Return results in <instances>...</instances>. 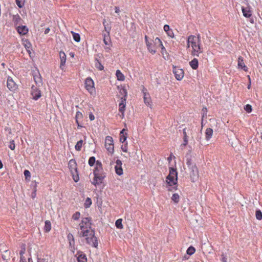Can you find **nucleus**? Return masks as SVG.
<instances>
[{
    "label": "nucleus",
    "instance_id": "43",
    "mask_svg": "<svg viewBox=\"0 0 262 262\" xmlns=\"http://www.w3.org/2000/svg\"><path fill=\"white\" fill-rule=\"evenodd\" d=\"M9 148L11 150H14V149L15 148V143H14V140H12L10 141Z\"/></svg>",
    "mask_w": 262,
    "mask_h": 262
},
{
    "label": "nucleus",
    "instance_id": "17",
    "mask_svg": "<svg viewBox=\"0 0 262 262\" xmlns=\"http://www.w3.org/2000/svg\"><path fill=\"white\" fill-rule=\"evenodd\" d=\"M103 171L102 168V165L101 162L97 161L96 163V166L94 170V175L96 173H99L101 171Z\"/></svg>",
    "mask_w": 262,
    "mask_h": 262
},
{
    "label": "nucleus",
    "instance_id": "6",
    "mask_svg": "<svg viewBox=\"0 0 262 262\" xmlns=\"http://www.w3.org/2000/svg\"><path fill=\"white\" fill-rule=\"evenodd\" d=\"M121 93L123 95V97L121 98V102L119 104V110L123 114L125 111V107L126 106V101L127 96V91L125 89H122L121 91Z\"/></svg>",
    "mask_w": 262,
    "mask_h": 262
},
{
    "label": "nucleus",
    "instance_id": "57",
    "mask_svg": "<svg viewBox=\"0 0 262 262\" xmlns=\"http://www.w3.org/2000/svg\"><path fill=\"white\" fill-rule=\"evenodd\" d=\"M25 261H26V258L24 256V255H23L22 259H21V257L20 256V262H25Z\"/></svg>",
    "mask_w": 262,
    "mask_h": 262
},
{
    "label": "nucleus",
    "instance_id": "59",
    "mask_svg": "<svg viewBox=\"0 0 262 262\" xmlns=\"http://www.w3.org/2000/svg\"><path fill=\"white\" fill-rule=\"evenodd\" d=\"M124 152H127V148L126 147L121 148Z\"/></svg>",
    "mask_w": 262,
    "mask_h": 262
},
{
    "label": "nucleus",
    "instance_id": "37",
    "mask_svg": "<svg viewBox=\"0 0 262 262\" xmlns=\"http://www.w3.org/2000/svg\"><path fill=\"white\" fill-rule=\"evenodd\" d=\"M256 218L258 220H261L262 219V212L260 210H257L256 211L255 213Z\"/></svg>",
    "mask_w": 262,
    "mask_h": 262
},
{
    "label": "nucleus",
    "instance_id": "3",
    "mask_svg": "<svg viewBox=\"0 0 262 262\" xmlns=\"http://www.w3.org/2000/svg\"><path fill=\"white\" fill-rule=\"evenodd\" d=\"M188 43H191V47L192 49L191 54L193 56H199V54L202 53L200 47V43L197 42L196 37L194 35H190L188 38Z\"/></svg>",
    "mask_w": 262,
    "mask_h": 262
},
{
    "label": "nucleus",
    "instance_id": "50",
    "mask_svg": "<svg viewBox=\"0 0 262 262\" xmlns=\"http://www.w3.org/2000/svg\"><path fill=\"white\" fill-rule=\"evenodd\" d=\"M37 262H48V261L45 258H37Z\"/></svg>",
    "mask_w": 262,
    "mask_h": 262
},
{
    "label": "nucleus",
    "instance_id": "14",
    "mask_svg": "<svg viewBox=\"0 0 262 262\" xmlns=\"http://www.w3.org/2000/svg\"><path fill=\"white\" fill-rule=\"evenodd\" d=\"M59 57L60 59V68L63 70L66 62V55L64 52L60 51L59 52Z\"/></svg>",
    "mask_w": 262,
    "mask_h": 262
},
{
    "label": "nucleus",
    "instance_id": "10",
    "mask_svg": "<svg viewBox=\"0 0 262 262\" xmlns=\"http://www.w3.org/2000/svg\"><path fill=\"white\" fill-rule=\"evenodd\" d=\"M85 88L91 94L94 91V83L91 78H87L85 79Z\"/></svg>",
    "mask_w": 262,
    "mask_h": 262
},
{
    "label": "nucleus",
    "instance_id": "39",
    "mask_svg": "<svg viewBox=\"0 0 262 262\" xmlns=\"http://www.w3.org/2000/svg\"><path fill=\"white\" fill-rule=\"evenodd\" d=\"M95 163V158L94 157H91L90 158L89 160V164L92 166L94 165Z\"/></svg>",
    "mask_w": 262,
    "mask_h": 262
},
{
    "label": "nucleus",
    "instance_id": "34",
    "mask_svg": "<svg viewBox=\"0 0 262 262\" xmlns=\"http://www.w3.org/2000/svg\"><path fill=\"white\" fill-rule=\"evenodd\" d=\"M77 260L78 262H86L87 259L84 255H80L77 257Z\"/></svg>",
    "mask_w": 262,
    "mask_h": 262
},
{
    "label": "nucleus",
    "instance_id": "2",
    "mask_svg": "<svg viewBox=\"0 0 262 262\" xmlns=\"http://www.w3.org/2000/svg\"><path fill=\"white\" fill-rule=\"evenodd\" d=\"M188 171L192 182H195L199 179V171L195 163L190 158L186 159Z\"/></svg>",
    "mask_w": 262,
    "mask_h": 262
},
{
    "label": "nucleus",
    "instance_id": "55",
    "mask_svg": "<svg viewBox=\"0 0 262 262\" xmlns=\"http://www.w3.org/2000/svg\"><path fill=\"white\" fill-rule=\"evenodd\" d=\"M188 143V138H184V143L183 145L186 146Z\"/></svg>",
    "mask_w": 262,
    "mask_h": 262
},
{
    "label": "nucleus",
    "instance_id": "54",
    "mask_svg": "<svg viewBox=\"0 0 262 262\" xmlns=\"http://www.w3.org/2000/svg\"><path fill=\"white\" fill-rule=\"evenodd\" d=\"M184 138H187V133H186V128H185L183 129Z\"/></svg>",
    "mask_w": 262,
    "mask_h": 262
},
{
    "label": "nucleus",
    "instance_id": "26",
    "mask_svg": "<svg viewBox=\"0 0 262 262\" xmlns=\"http://www.w3.org/2000/svg\"><path fill=\"white\" fill-rule=\"evenodd\" d=\"M103 41L106 45L109 44V42H110V34H103Z\"/></svg>",
    "mask_w": 262,
    "mask_h": 262
},
{
    "label": "nucleus",
    "instance_id": "41",
    "mask_svg": "<svg viewBox=\"0 0 262 262\" xmlns=\"http://www.w3.org/2000/svg\"><path fill=\"white\" fill-rule=\"evenodd\" d=\"M244 109L247 112L250 113L252 111V106L250 104H247L244 107Z\"/></svg>",
    "mask_w": 262,
    "mask_h": 262
},
{
    "label": "nucleus",
    "instance_id": "20",
    "mask_svg": "<svg viewBox=\"0 0 262 262\" xmlns=\"http://www.w3.org/2000/svg\"><path fill=\"white\" fill-rule=\"evenodd\" d=\"M242 12L243 15L247 18L250 17L252 15V12L251 10H250L249 8L246 7V8H242Z\"/></svg>",
    "mask_w": 262,
    "mask_h": 262
},
{
    "label": "nucleus",
    "instance_id": "13",
    "mask_svg": "<svg viewBox=\"0 0 262 262\" xmlns=\"http://www.w3.org/2000/svg\"><path fill=\"white\" fill-rule=\"evenodd\" d=\"M116 165L115 166V169L116 173L119 175L121 176L123 174V169L122 168V162L120 160H117L116 162Z\"/></svg>",
    "mask_w": 262,
    "mask_h": 262
},
{
    "label": "nucleus",
    "instance_id": "7",
    "mask_svg": "<svg viewBox=\"0 0 262 262\" xmlns=\"http://www.w3.org/2000/svg\"><path fill=\"white\" fill-rule=\"evenodd\" d=\"M105 147L107 150L111 154L114 153V142L112 137L106 136L105 139Z\"/></svg>",
    "mask_w": 262,
    "mask_h": 262
},
{
    "label": "nucleus",
    "instance_id": "16",
    "mask_svg": "<svg viewBox=\"0 0 262 262\" xmlns=\"http://www.w3.org/2000/svg\"><path fill=\"white\" fill-rule=\"evenodd\" d=\"M145 41H146V46H147L148 51L150 53H151L152 54H155L156 53V50L153 47L152 43L151 42H150L147 40V36H145Z\"/></svg>",
    "mask_w": 262,
    "mask_h": 262
},
{
    "label": "nucleus",
    "instance_id": "61",
    "mask_svg": "<svg viewBox=\"0 0 262 262\" xmlns=\"http://www.w3.org/2000/svg\"><path fill=\"white\" fill-rule=\"evenodd\" d=\"M76 123L77 124V126H78V128L82 127V126L79 124V121H78V123Z\"/></svg>",
    "mask_w": 262,
    "mask_h": 262
},
{
    "label": "nucleus",
    "instance_id": "64",
    "mask_svg": "<svg viewBox=\"0 0 262 262\" xmlns=\"http://www.w3.org/2000/svg\"><path fill=\"white\" fill-rule=\"evenodd\" d=\"M28 262H33L31 258H28Z\"/></svg>",
    "mask_w": 262,
    "mask_h": 262
},
{
    "label": "nucleus",
    "instance_id": "22",
    "mask_svg": "<svg viewBox=\"0 0 262 262\" xmlns=\"http://www.w3.org/2000/svg\"><path fill=\"white\" fill-rule=\"evenodd\" d=\"M212 134H213L212 129H211V128H207L206 130V132H205L206 139L207 140H208L209 139H210L212 136Z\"/></svg>",
    "mask_w": 262,
    "mask_h": 262
},
{
    "label": "nucleus",
    "instance_id": "51",
    "mask_svg": "<svg viewBox=\"0 0 262 262\" xmlns=\"http://www.w3.org/2000/svg\"><path fill=\"white\" fill-rule=\"evenodd\" d=\"M89 118L91 121H93L95 119V116L92 113L89 114Z\"/></svg>",
    "mask_w": 262,
    "mask_h": 262
},
{
    "label": "nucleus",
    "instance_id": "32",
    "mask_svg": "<svg viewBox=\"0 0 262 262\" xmlns=\"http://www.w3.org/2000/svg\"><path fill=\"white\" fill-rule=\"evenodd\" d=\"M83 118V115L80 112H77L76 116H75V119L76 123H78V121L81 120Z\"/></svg>",
    "mask_w": 262,
    "mask_h": 262
},
{
    "label": "nucleus",
    "instance_id": "28",
    "mask_svg": "<svg viewBox=\"0 0 262 262\" xmlns=\"http://www.w3.org/2000/svg\"><path fill=\"white\" fill-rule=\"evenodd\" d=\"M74 40L76 42H79L80 40V36L78 33H76L73 31H71Z\"/></svg>",
    "mask_w": 262,
    "mask_h": 262
},
{
    "label": "nucleus",
    "instance_id": "4",
    "mask_svg": "<svg viewBox=\"0 0 262 262\" xmlns=\"http://www.w3.org/2000/svg\"><path fill=\"white\" fill-rule=\"evenodd\" d=\"M178 172L176 169L170 167L169 174L166 177V182L169 186L177 184Z\"/></svg>",
    "mask_w": 262,
    "mask_h": 262
},
{
    "label": "nucleus",
    "instance_id": "49",
    "mask_svg": "<svg viewBox=\"0 0 262 262\" xmlns=\"http://www.w3.org/2000/svg\"><path fill=\"white\" fill-rule=\"evenodd\" d=\"M202 112H203L202 117L203 118L205 116H206L207 108L206 107H203L202 109Z\"/></svg>",
    "mask_w": 262,
    "mask_h": 262
},
{
    "label": "nucleus",
    "instance_id": "18",
    "mask_svg": "<svg viewBox=\"0 0 262 262\" xmlns=\"http://www.w3.org/2000/svg\"><path fill=\"white\" fill-rule=\"evenodd\" d=\"M17 30L18 33L21 35H25L28 32V29L25 26H18Z\"/></svg>",
    "mask_w": 262,
    "mask_h": 262
},
{
    "label": "nucleus",
    "instance_id": "58",
    "mask_svg": "<svg viewBox=\"0 0 262 262\" xmlns=\"http://www.w3.org/2000/svg\"><path fill=\"white\" fill-rule=\"evenodd\" d=\"M50 30V28H47V29L45 30V34H48V33L49 32Z\"/></svg>",
    "mask_w": 262,
    "mask_h": 262
},
{
    "label": "nucleus",
    "instance_id": "47",
    "mask_svg": "<svg viewBox=\"0 0 262 262\" xmlns=\"http://www.w3.org/2000/svg\"><path fill=\"white\" fill-rule=\"evenodd\" d=\"M127 137L124 135H121L120 137V141L123 143L126 140Z\"/></svg>",
    "mask_w": 262,
    "mask_h": 262
},
{
    "label": "nucleus",
    "instance_id": "53",
    "mask_svg": "<svg viewBox=\"0 0 262 262\" xmlns=\"http://www.w3.org/2000/svg\"><path fill=\"white\" fill-rule=\"evenodd\" d=\"M172 157L175 158L174 156H173V155L172 154H171L170 155L169 157L167 158V160L168 161V162L169 163L171 161Z\"/></svg>",
    "mask_w": 262,
    "mask_h": 262
},
{
    "label": "nucleus",
    "instance_id": "23",
    "mask_svg": "<svg viewBox=\"0 0 262 262\" xmlns=\"http://www.w3.org/2000/svg\"><path fill=\"white\" fill-rule=\"evenodd\" d=\"M189 64L193 70H196L198 68V59L194 58L189 62Z\"/></svg>",
    "mask_w": 262,
    "mask_h": 262
},
{
    "label": "nucleus",
    "instance_id": "36",
    "mask_svg": "<svg viewBox=\"0 0 262 262\" xmlns=\"http://www.w3.org/2000/svg\"><path fill=\"white\" fill-rule=\"evenodd\" d=\"M21 18L18 15H14L13 16V21L16 24H17L20 21Z\"/></svg>",
    "mask_w": 262,
    "mask_h": 262
},
{
    "label": "nucleus",
    "instance_id": "40",
    "mask_svg": "<svg viewBox=\"0 0 262 262\" xmlns=\"http://www.w3.org/2000/svg\"><path fill=\"white\" fill-rule=\"evenodd\" d=\"M91 204H92V201H91V199L89 198H88L85 201V207L86 208L89 207L90 206V205H91Z\"/></svg>",
    "mask_w": 262,
    "mask_h": 262
},
{
    "label": "nucleus",
    "instance_id": "35",
    "mask_svg": "<svg viewBox=\"0 0 262 262\" xmlns=\"http://www.w3.org/2000/svg\"><path fill=\"white\" fill-rule=\"evenodd\" d=\"M144 100L145 103L147 105H148V106L151 105V102L150 99V98L147 97L146 94L144 95Z\"/></svg>",
    "mask_w": 262,
    "mask_h": 262
},
{
    "label": "nucleus",
    "instance_id": "9",
    "mask_svg": "<svg viewBox=\"0 0 262 262\" xmlns=\"http://www.w3.org/2000/svg\"><path fill=\"white\" fill-rule=\"evenodd\" d=\"M173 72L175 75L176 78L178 80H181L183 79L184 75V72L183 69L176 67H173Z\"/></svg>",
    "mask_w": 262,
    "mask_h": 262
},
{
    "label": "nucleus",
    "instance_id": "63",
    "mask_svg": "<svg viewBox=\"0 0 262 262\" xmlns=\"http://www.w3.org/2000/svg\"><path fill=\"white\" fill-rule=\"evenodd\" d=\"M125 131V129H123L121 132H120V135L122 134L123 135V133H124V132Z\"/></svg>",
    "mask_w": 262,
    "mask_h": 262
},
{
    "label": "nucleus",
    "instance_id": "62",
    "mask_svg": "<svg viewBox=\"0 0 262 262\" xmlns=\"http://www.w3.org/2000/svg\"><path fill=\"white\" fill-rule=\"evenodd\" d=\"M198 42H199V43L200 42V35H199L198 36Z\"/></svg>",
    "mask_w": 262,
    "mask_h": 262
},
{
    "label": "nucleus",
    "instance_id": "52",
    "mask_svg": "<svg viewBox=\"0 0 262 262\" xmlns=\"http://www.w3.org/2000/svg\"><path fill=\"white\" fill-rule=\"evenodd\" d=\"M222 261L223 262H227V258L226 257V256L224 254L222 255Z\"/></svg>",
    "mask_w": 262,
    "mask_h": 262
},
{
    "label": "nucleus",
    "instance_id": "19",
    "mask_svg": "<svg viewBox=\"0 0 262 262\" xmlns=\"http://www.w3.org/2000/svg\"><path fill=\"white\" fill-rule=\"evenodd\" d=\"M164 30L167 33L168 36L173 38L174 37V33L171 29H170L169 26L165 25L164 26Z\"/></svg>",
    "mask_w": 262,
    "mask_h": 262
},
{
    "label": "nucleus",
    "instance_id": "15",
    "mask_svg": "<svg viewBox=\"0 0 262 262\" xmlns=\"http://www.w3.org/2000/svg\"><path fill=\"white\" fill-rule=\"evenodd\" d=\"M237 66H238V68H241L244 71H247L248 68L245 66V64L244 63V62L243 58L241 56H239L238 58V64H237Z\"/></svg>",
    "mask_w": 262,
    "mask_h": 262
},
{
    "label": "nucleus",
    "instance_id": "42",
    "mask_svg": "<svg viewBox=\"0 0 262 262\" xmlns=\"http://www.w3.org/2000/svg\"><path fill=\"white\" fill-rule=\"evenodd\" d=\"M80 212H76L73 215H72V219L74 220H77L79 219L80 217Z\"/></svg>",
    "mask_w": 262,
    "mask_h": 262
},
{
    "label": "nucleus",
    "instance_id": "27",
    "mask_svg": "<svg viewBox=\"0 0 262 262\" xmlns=\"http://www.w3.org/2000/svg\"><path fill=\"white\" fill-rule=\"evenodd\" d=\"M46 232H48L51 229V224L49 221H46L45 222V225L44 227Z\"/></svg>",
    "mask_w": 262,
    "mask_h": 262
},
{
    "label": "nucleus",
    "instance_id": "46",
    "mask_svg": "<svg viewBox=\"0 0 262 262\" xmlns=\"http://www.w3.org/2000/svg\"><path fill=\"white\" fill-rule=\"evenodd\" d=\"M24 175L26 179L28 178H30L31 177L30 172L28 170H25L24 171Z\"/></svg>",
    "mask_w": 262,
    "mask_h": 262
},
{
    "label": "nucleus",
    "instance_id": "30",
    "mask_svg": "<svg viewBox=\"0 0 262 262\" xmlns=\"http://www.w3.org/2000/svg\"><path fill=\"white\" fill-rule=\"evenodd\" d=\"M122 219H118L116 221L115 225L117 228L120 229L123 228V226L122 224Z\"/></svg>",
    "mask_w": 262,
    "mask_h": 262
},
{
    "label": "nucleus",
    "instance_id": "44",
    "mask_svg": "<svg viewBox=\"0 0 262 262\" xmlns=\"http://www.w3.org/2000/svg\"><path fill=\"white\" fill-rule=\"evenodd\" d=\"M26 251V248L24 245H22L21 247V250L19 252L20 255L21 256V258L23 257V255L25 254Z\"/></svg>",
    "mask_w": 262,
    "mask_h": 262
},
{
    "label": "nucleus",
    "instance_id": "38",
    "mask_svg": "<svg viewBox=\"0 0 262 262\" xmlns=\"http://www.w3.org/2000/svg\"><path fill=\"white\" fill-rule=\"evenodd\" d=\"M16 4L19 8H21L24 5V0H16Z\"/></svg>",
    "mask_w": 262,
    "mask_h": 262
},
{
    "label": "nucleus",
    "instance_id": "11",
    "mask_svg": "<svg viewBox=\"0 0 262 262\" xmlns=\"http://www.w3.org/2000/svg\"><path fill=\"white\" fill-rule=\"evenodd\" d=\"M7 86L11 91H15L17 89V85L10 77H8L7 79Z\"/></svg>",
    "mask_w": 262,
    "mask_h": 262
},
{
    "label": "nucleus",
    "instance_id": "8",
    "mask_svg": "<svg viewBox=\"0 0 262 262\" xmlns=\"http://www.w3.org/2000/svg\"><path fill=\"white\" fill-rule=\"evenodd\" d=\"M105 177V175L103 171L96 173L94 174V178L92 183L95 186H96L97 184H101L102 183L103 180Z\"/></svg>",
    "mask_w": 262,
    "mask_h": 262
},
{
    "label": "nucleus",
    "instance_id": "60",
    "mask_svg": "<svg viewBox=\"0 0 262 262\" xmlns=\"http://www.w3.org/2000/svg\"><path fill=\"white\" fill-rule=\"evenodd\" d=\"M3 164L2 162V161L0 160V169L3 168Z\"/></svg>",
    "mask_w": 262,
    "mask_h": 262
},
{
    "label": "nucleus",
    "instance_id": "45",
    "mask_svg": "<svg viewBox=\"0 0 262 262\" xmlns=\"http://www.w3.org/2000/svg\"><path fill=\"white\" fill-rule=\"evenodd\" d=\"M111 27L107 24L104 25V30L106 32V34H110V32L111 31Z\"/></svg>",
    "mask_w": 262,
    "mask_h": 262
},
{
    "label": "nucleus",
    "instance_id": "31",
    "mask_svg": "<svg viewBox=\"0 0 262 262\" xmlns=\"http://www.w3.org/2000/svg\"><path fill=\"white\" fill-rule=\"evenodd\" d=\"M179 199H180V196L177 193H174L173 194L172 197H171V200L175 203H178L179 201Z\"/></svg>",
    "mask_w": 262,
    "mask_h": 262
},
{
    "label": "nucleus",
    "instance_id": "48",
    "mask_svg": "<svg viewBox=\"0 0 262 262\" xmlns=\"http://www.w3.org/2000/svg\"><path fill=\"white\" fill-rule=\"evenodd\" d=\"M155 42H156V43H160V45L161 46H162V49H164V47H163V45H162V42H161V40H160L159 38L157 37V38L155 39Z\"/></svg>",
    "mask_w": 262,
    "mask_h": 262
},
{
    "label": "nucleus",
    "instance_id": "33",
    "mask_svg": "<svg viewBox=\"0 0 262 262\" xmlns=\"http://www.w3.org/2000/svg\"><path fill=\"white\" fill-rule=\"evenodd\" d=\"M195 248L192 246H190L187 250V254L189 255H191L195 252Z\"/></svg>",
    "mask_w": 262,
    "mask_h": 262
},
{
    "label": "nucleus",
    "instance_id": "12",
    "mask_svg": "<svg viewBox=\"0 0 262 262\" xmlns=\"http://www.w3.org/2000/svg\"><path fill=\"white\" fill-rule=\"evenodd\" d=\"M31 94L32 95L33 98L36 100L41 96L40 91L39 90L37 87L34 85L32 86Z\"/></svg>",
    "mask_w": 262,
    "mask_h": 262
},
{
    "label": "nucleus",
    "instance_id": "21",
    "mask_svg": "<svg viewBox=\"0 0 262 262\" xmlns=\"http://www.w3.org/2000/svg\"><path fill=\"white\" fill-rule=\"evenodd\" d=\"M34 80L38 86H40L42 85V79L39 74L34 76Z\"/></svg>",
    "mask_w": 262,
    "mask_h": 262
},
{
    "label": "nucleus",
    "instance_id": "25",
    "mask_svg": "<svg viewBox=\"0 0 262 262\" xmlns=\"http://www.w3.org/2000/svg\"><path fill=\"white\" fill-rule=\"evenodd\" d=\"M95 66L100 71L102 70L104 68L103 65L101 63L97 58H96L95 60Z\"/></svg>",
    "mask_w": 262,
    "mask_h": 262
},
{
    "label": "nucleus",
    "instance_id": "5",
    "mask_svg": "<svg viewBox=\"0 0 262 262\" xmlns=\"http://www.w3.org/2000/svg\"><path fill=\"white\" fill-rule=\"evenodd\" d=\"M68 165L74 181L75 182H77L79 180V178L75 160L74 159L70 160L69 162Z\"/></svg>",
    "mask_w": 262,
    "mask_h": 262
},
{
    "label": "nucleus",
    "instance_id": "1",
    "mask_svg": "<svg viewBox=\"0 0 262 262\" xmlns=\"http://www.w3.org/2000/svg\"><path fill=\"white\" fill-rule=\"evenodd\" d=\"M90 220L88 218L83 219L79 224L81 232L79 233L80 237H85L86 243L95 248L98 247V241L95 236V232L91 229Z\"/></svg>",
    "mask_w": 262,
    "mask_h": 262
},
{
    "label": "nucleus",
    "instance_id": "24",
    "mask_svg": "<svg viewBox=\"0 0 262 262\" xmlns=\"http://www.w3.org/2000/svg\"><path fill=\"white\" fill-rule=\"evenodd\" d=\"M116 75L117 78V79L119 81H124L125 79V77L124 75L121 72V71L119 70L116 71Z\"/></svg>",
    "mask_w": 262,
    "mask_h": 262
},
{
    "label": "nucleus",
    "instance_id": "56",
    "mask_svg": "<svg viewBox=\"0 0 262 262\" xmlns=\"http://www.w3.org/2000/svg\"><path fill=\"white\" fill-rule=\"evenodd\" d=\"M115 12L118 13L120 12L119 8L117 7H115Z\"/></svg>",
    "mask_w": 262,
    "mask_h": 262
},
{
    "label": "nucleus",
    "instance_id": "29",
    "mask_svg": "<svg viewBox=\"0 0 262 262\" xmlns=\"http://www.w3.org/2000/svg\"><path fill=\"white\" fill-rule=\"evenodd\" d=\"M82 143L83 141L82 140H80V141H78L75 146V149L77 151H80L81 150Z\"/></svg>",
    "mask_w": 262,
    "mask_h": 262
}]
</instances>
